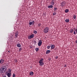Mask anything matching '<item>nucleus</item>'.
I'll return each mask as SVG.
<instances>
[{
  "label": "nucleus",
  "instance_id": "f257e3e1",
  "mask_svg": "<svg viewBox=\"0 0 77 77\" xmlns=\"http://www.w3.org/2000/svg\"><path fill=\"white\" fill-rule=\"evenodd\" d=\"M6 70H7L6 67V66H3L1 69V72L2 73H5L6 71Z\"/></svg>",
  "mask_w": 77,
  "mask_h": 77
},
{
  "label": "nucleus",
  "instance_id": "f03ea898",
  "mask_svg": "<svg viewBox=\"0 0 77 77\" xmlns=\"http://www.w3.org/2000/svg\"><path fill=\"white\" fill-rule=\"evenodd\" d=\"M44 59L43 58H41L39 62V63L40 66H43L44 65Z\"/></svg>",
  "mask_w": 77,
  "mask_h": 77
},
{
  "label": "nucleus",
  "instance_id": "7ed1b4c3",
  "mask_svg": "<svg viewBox=\"0 0 77 77\" xmlns=\"http://www.w3.org/2000/svg\"><path fill=\"white\" fill-rule=\"evenodd\" d=\"M49 30V28L48 27H46L44 30V32L45 33L48 32Z\"/></svg>",
  "mask_w": 77,
  "mask_h": 77
},
{
  "label": "nucleus",
  "instance_id": "20e7f679",
  "mask_svg": "<svg viewBox=\"0 0 77 77\" xmlns=\"http://www.w3.org/2000/svg\"><path fill=\"white\" fill-rule=\"evenodd\" d=\"M34 37V35L32 34L30 35H29L28 37V39H31V38H33Z\"/></svg>",
  "mask_w": 77,
  "mask_h": 77
},
{
  "label": "nucleus",
  "instance_id": "39448f33",
  "mask_svg": "<svg viewBox=\"0 0 77 77\" xmlns=\"http://www.w3.org/2000/svg\"><path fill=\"white\" fill-rule=\"evenodd\" d=\"M15 38H17L18 37V31H16L15 33Z\"/></svg>",
  "mask_w": 77,
  "mask_h": 77
},
{
  "label": "nucleus",
  "instance_id": "423d86ee",
  "mask_svg": "<svg viewBox=\"0 0 77 77\" xmlns=\"http://www.w3.org/2000/svg\"><path fill=\"white\" fill-rule=\"evenodd\" d=\"M38 46H41L42 45V40H40L38 44Z\"/></svg>",
  "mask_w": 77,
  "mask_h": 77
},
{
  "label": "nucleus",
  "instance_id": "0eeeda50",
  "mask_svg": "<svg viewBox=\"0 0 77 77\" xmlns=\"http://www.w3.org/2000/svg\"><path fill=\"white\" fill-rule=\"evenodd\" d=\"M65 5V2H62L61 4V6L62 7H63Z\"/></svg>",
  "mask_w": 77,
  "mask_h": 77
},
{
  "label": "nucleus",
  "instance_id": "6e6552de",
  "mask_svg": "<svg viewBox=\"0 0 77 77\" xmlns=\"http://www.w3.org/2000/svg\"><path fill=\"white\" fill-rule=\"evenodd\" d=\"M34 23H35V22L34 21H33L32 22H30L29 23V25H32V24H34Z\"/></svg>",
  "mask_w": 77,
  "mask_h": 77
},
{
  "label": "nucleus",
  "instance_id": "1a4fd4ad",
  "mask_svg": "<svg viewBox=\"0 0 77 77\" xmlns=\"http://www.w3.org/2000/svg\"><path fill=\"white\" fill-rule=\"evenodd\" d=\"M21 44L20 43H18L17 44V47H18V48H20L21 47Z\"/></svg>",
  "mask_w": 77,
  "mask_h": 77
},
{
  "label": "nucleus",
  "instance_id": "9d476101",
  "mask_svg": "<svg viewBox=\"0 0 77 77\" xmlns=\"http://www.w3.org/2000/svg\"><path fill=\"white\" fill-rule=\"evenodd\" d=\"M7 75H8V77H11V73H9L8 72Z\"/></svg>",
  "mask_w": 77,
  "mask_h": 77
},
{
  "label": "nucleus",
  "instance_id": "9b49d317",
  "mask_svg": "<svg viewBox=\"0 0 77 77\" xmlns=\"http://www.w3.org/2000/svg\"><path fill=\"white\" fill-rule=\"evenodd\" d=\"M50 53V50H47L46 51V54H48V53Z\"/></svg>",
  "mask_w": 77,
  "mask_h": 77
},
{
  "label": "nucleus",
  "instance_id": "f8f14e48",
  "mask_svg": "<svg viewBox=\"0 0 77 77\" xmlns=\"http://www.w3.org/2000/svg\"><path fill=\"white\" fill-rule=\"evenodd\" d=\"M4 62V60H3V59H1L0 60V63H3V62Z\"/></svg>",
  "mask_w": 77,
  "mask_h": 77
},
{
  "label": "nucleus",
  "instance_id": "ddd939ff",
  "mask_svg": "<svg viewBox=\"0 0 77 77\" xmlns=\"http://www.w3.org/2000/svg\"><path fill=\"white\" fill-rule=\"evenodd\" d=\"M53 6L52 5H49L48 7V8H52Z\"/></svg>",
  "mask_w": 77,
  "mask_h": 77
},
{
  "label": "nucleus",
  "instance_id": "4468645a",
  "mask_svg": "<svg viewBox=\"0 0 77 77\" xmlns=\"http://www.w3.org/2000/svg\"><path fill=\"white\" fill-rule=\"evenodd\" d=\"M51 48L52 49H54V45H52L51 46Z\"/></svg>",
  "mask_w": 77,
  "mask_h": 77
},
{
  "label": "nucleus",
  "instance_id": "2eb2a0df",
  "mask_svg": "<svg viewBox=\"0 0 77 77\" xmlns=\"http://www.w3.org/2000/svg\"><path fill=\"white\" fill-rule=\"evenodd\" d=\"M30 75H33V72H30Z\"/></svg>",
  "mask_w": 77,
  "mask_h": 77
},
{
  "label": "nucleus",
  "instance_id": "dca6fc26",
  "mask_svg": "<svg viewBox=\"0 0 77 77\" xmlns=\"http://www.w3.org/2000/svg\"><path fill=\"white\" fill-rule=\"evenodd\" d=\"M51 4L52 5H54V2H51Z\"/></svg>",
  "mask_w": 77,
  "mask_h": 77
},
{
  "label": "nucleus",
  "instance_id": "f3484780",
  "mask_svg": "<svg viewBox=\"0 0 77 77\" xmlns=\"http://www.w3.org/2000/svg\"><path fill=\"white\" fill-rule=\"evenodd\" d=\"M65 21L66 23H68L69 22V19H66L65 20Z\"/></svg>",
  "mask_w": 77,
  "mask_h": 77
},
{
  "label": "nucleus",
  "instance_id": "a211bd4d",
  "mask_svg": "<svg viewBox=\"0 0 77 77\" xmlns=\"http://www.w3.org/2000/svg\"><path fill=\"white\" fill-rule=\"evenodd\" d=\"M69 12V10L68 9H66L65 11V12L66 13H67V12Z\"/></svg>",
  "mask_w": 77,
  "mask_h": 77
},
{
  "label": "nucleus",
  "instance_id": "6ab92c4d",
  "mask_svg": "<svg viewBox=\"0 0 77 77\" xmlns=\"http://www.w3.org/2000/svg\"><path fill=\"white\" fill-rule=\"evenodd\" d=\"M73 18L75 20V19H76V16L75 15H74V16H73Z\"/></svg>",
  "mask_w": 77,
  "mask_h": 77
},
{
  "label": "nucleus",
  "instance_id": "aec40b11",
  "mask_svg": "<svg viewBox=\"0 0 77 77\" xmlns=\"http://www.w3.org/2000/svg\"><path fill=\"white\" fill-rule=\"evenodd\" d=\"M33 33L35 34H36L37 33V31L35 30L33 31Z\"/></svg>",
  "mask_w": 77,
  "mask_h": 77
},
{
  "label": "nucleus",
  "instance_id": "412c9836",
  "mask_svg": "<svg viewBox=\"0 0 77 77\" xmlns=\"http://www.w3.org/2000/svg\"><path fill=\"white\" fill-rule=\"evenodd\" d=\"M72 32H73V29H72L70 31V33H72Z\"/></svg>",
  "mask_w": 77,
  "mask_h": 77
},
{
  "label": "nucleus",
  "instance_id": "4be33fe9",
  "mask_svg": "<svg viewBox=\"0 0 77 77\" xmlns=\"http://www.w3.org/2000/svg\"><path fill=\"white\" fill-rule=\"evenodd\" d=\"M35 51H39V48H37L35 49Z\"/></svg>",
  "mask_w": 77,
  "mask_h": 77
},
{
  "label": "nucleus",
  "instance_id": "5701e85b",
  "mask_svg": "<svg viewBox=\"0 0 77 77\" xmlns=\"http://www.w3.org/2000/svg\"><path fill=\"white\" fill-rule=\"evenodd\" d=\"M8 72H10H10H11V70L10 69H8Z\"/></svg>",
  "mask_w": 77,
  "mask_h": 77
},
{
  "label": "nucleus",
  "instance_id": "b1692460",
  "mask_svg": "<svg viewBox=\"0 0 77 77\" xmlns=\"http://www.w3.org/2000/svg\"><path fill=\"white\" fill-rule=\"evenodd\" d=\"M57 8H56V7H55L54 8V11H56V10H57Z\"/></svg>",
  "mask_w": 77,
  "mask_h": 77
},
{
  "label": "nucleus",
  "instance_id": "393cba45",
  "mask_svg": "<svg viewBox=\"0 0 77 77\" xmlns=\"http://www.w3.org/2000/svg\"><path fill=\"white\" fill-rule=\"evenodd\" d=\"M47 48H48V49H49V48H50V46H48L47 47Z\"/></svg>",
  "mask_w": 77,
  "mask_h": 77
},
{
  "label": "nucleus",
  "instance_id": "a878e982",
  "mask_svg": "<svg viewBox=\"0 0 77 77\" xmlns=\"http://www.w3.org/2000/svg\"><path fill=\"white\" fill-rule=\"evenodd\" d=\"M13 77H15V73L13 74Z\"/></svg>",
  "mask_w": 77,
  "mask_h": 77
},
{
  "label": "nucleus",
  "instance_id": "bb28decb",
  "mask_svg": "<svg viewBox=\"0 0 77 77\" xmlns=\"http://www.w3.org/2000/svg\"><path fill=\"white\" fill-rule=\"evenodd\" d=\"M56 14V13H53V15H55Z\"/></svg>",
  "mask_w": 77,
  "mask_h": 77
},
{
  "label": "nucleus",
  "instance_id": "cd10ccee",
  "mask_svg": "<svg viewBox=\"0 0 77 77\" xmlns=\"http://www.w3.org/2000/svg\"><path fill=\"white\" fill-rule=\"evenodd\" d=\"M41 23H39L38 24V26L39 27V26H41Z\"/></svg>",
  "mask_w": 77,
  "mask_h": 77
},
{
  "label": "nucleus",
  "instance_id": "c85d7f7f",
  "mask_svg": "<svg viewBox=\"0 0 77 77\" xmlns=\"http://www.w3.org/2000/svg\"><path fill=\"white\" fill-rule=\"evenodd\" d=\"M21 50H22V49L21 48H19V51H21Z\"/></svg>",
  "mask_w": 77,
  "mask_h": 77
},
{
  "label": "nucleus",
  "instance_id": "c756f323",
  "mask_svg": "<svg viewBox=\"0 0 77 77\" xmlns=\"http://www.w3.org/2000/svg\"><path fill=\"white\" fill-rule=\"evenodd\" d=\"M58 58V57L57 56V57H56L55 59H57Z\"/></svg>",
  "mask_w": 77,
  "mask_h": 77
},
{
  "label": "nucleus",
  "instance_id": "7c9ffc66",
  "mask_svg": "<svg viewBox=\"0 0 77 77\" xmlns=\"http://www.w3.org/2000/svg\"><path fill=\"white\" fill-rule=\"evenodd\" d=\"M74 35H75V31H74Z\"/></svg>",
  "mask_w": 77,
  "mask_h": 77
},
{
  "label": "nucleus",
  "instance_id": "2f4dec72",
  "mask_svg": "<svg viewBox=\"0 0 77 77\" xmlns=\"http://www.w3.org/2000/svg\"><path fill=\"white\" fill-rule=\"evenodd\" d=\"M76 32L77 33V28L76 29V30H75Z\"/></svg>",
  "mask_w": 77,
  "mask_h": 77
},
{
  "label": "nucleus",
  "instance_id": "473e14b6",
  "mask_svg": "<svg viewBox=\"0 0 77 77\" xmlns=\"http://www.w3.org/2000/svg\"><path fill=\"white\" fill-rule=\"evenodd\" d=\"M64 67H66V65H65L64 66Z\"/></svg>",
  "mask_w": 77,
  "mask_h": 77
},
{
  "label": "nucleus",
  "instance_id": "72a5a7b5",
  "mask_svg": "<svg viewBox=\"0 0 77 77\" xmlns=\"http://www.w3.org/2000/svg\"><path fill=\"white\" fill-rule=\"evenodd\" d=\"M54 0H52V2H54Z\"/></svg>",
  "mask_w": 77,
  "mask_h": 77
},
{
  "label": "nucleus",
  "instance_id": "f704fd0d",
  "mask_svg": "<svg viewBox=\"0 0 77 77\" xmlns=\"http://www.w3.org/2000/svg\"><path fill=\"white\" fill-rule=\"evenodd\" d=\"M48 60H51V59L49 58V59H48Z\"/></svg>",
  "mask_w": 77,
  "mask_h": 77
},
{
  "label": "nucleus",
  "instance_id": "c9c22d12",
  "mask_svg": "<svg viewBox=\"0 0 77 77\" xmlns=\"http://www.w3.org/2000/svg\"><path fill=\"white\" fill-rule=\"evenodd\" d=\"M17 62V60H16L15 61V62Z\"/></svg>",
  "mask_w": 77,
  "mask_h": 77
},
{
  "label": "nucleus",
  "instance_id": "e433bc0d",
  "mask_svg": "<svg viewBox=\"0 0 77 77\" xmlns=\"http://www.w3.org/2000/svg\"><path fill=\"white\" fill-rule=\"evenodd\" d=\"M8 52L9 53H10V52L9 51H8Z\"/></svg>",
  "mask_w": 77,
  "mask_h": 77
}]
</instances>
